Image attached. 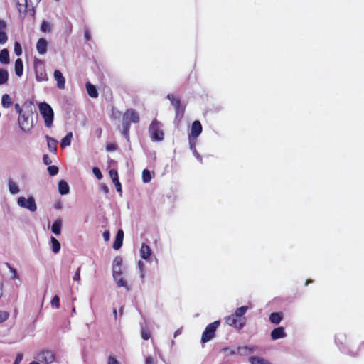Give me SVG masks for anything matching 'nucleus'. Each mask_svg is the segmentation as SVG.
Returning <instances> with one entry per match:
<instances>
[{"label":"nucleus","instance_id":"f257e3e1","mask_svg":"<svg viewBox=\"0 0 364 364\" xmlns=\"http://www.w3.org/2000/svg\"><path fill=\"white\" fill-rule=\"evenodd\" d=\"M39 112L44 119L45 124L47 127L53 125L54 112L52 107L46 102L38 104Z\"/></svg>","mask_w":364,"mask_h":364},{"label":"nucleus","instance_id":"f03ea898","mask_svg":"<svg viewBox=\"0 0 364 364\" xmlns=\"http://www.w3.org/2000/svg\"><path fill=\"white\" fill-rule=\"evenodd\" d=\"M149 133L153 141H161L164 139V134L161 130V124L157 120L152 121L149 127Z\"/></svg>","mask_w":364,"mask_h":364},{"label":"nucleus","instance_id":"7ed1b4c3","mask_svg":"<svg viewBox=\"0 0 364 364\" xmlns=\"http://www.w3.org/2000/svg\"><path fill=\"white\" fill-rule=\"evenodd\" d=\"M17 205L22 208L28 210L31 213L37 210V205L35 198L30 196L28 198L20 196L17 198Z\"/></svg>","mask_w":364,"mask_h":364},{"label":"nucleus","instance_id":"20e7f679","mask_svg":"<svg viewBox=\"0 0 364 364\" xmlns=\"http://www.w3.org/2000/svg\"><path fill=\"white\" fill-rule=\"evenodd\" d=\"M220 321H215L210 324H208L205 328L202 337L201 342L205 343L210 340H212L215 337V331L218 326H220Z\"/></svg>","mask_w":364,"mask_h":364},{"label":"nucleus","instance_id":"39448f33","mask_svg":"<svg viewBox=\"0 0 364 364\" xmlns=\"http://www.w3.org/2000/svg\"><path fill=\"white\" fill-rule=\"evenodd\" d=\"M139 122V115L136 111L133 109H127L122 119V124L131 125L132 123H138Z\"/></svg>","mask_w":364,"mask_h":364},{"label":"nucleus","instance_id":"423d86ee","mask_svg":"<svg viewBox=\"0 0 364 364\" xmlns=\"http://www.w3.org/2000/svg\"><path fill=\"white\" fill-rule=\"evenodd\" d=\"M30 117L31 114L29 113L24 112L20 114L18 119L19 127L25 132H28L32 128Z\"/></svg>","mask_w":364,"mask_h":364},{"label":"nucleus","instance_id":"0eeeda50","mask_svg":"<svg viewBox=\"0 0 364 364\" xmlns=\"http://www.w3.org/2000/svg\"><path fill=\"white\" fill-rule=\"evenodd\" d=\"M36 359L41 363L50 364L54 361L55 355L52 351L44 350L36 355Z\"/></svg>","mask_w":364,"mask_h":364},{"label":"nucleus","instance_id":"6e6552de","mask_svg":"<svg viewBox=\"0 0 364 364\" xmlns=\"http://www.w3.org/2000/svg\"><path fill=\"white\" fill-rule=\"evenodd\" d=\"M225 320V323L228 326L235 327L238 330H241L244 327L245 323V318L237 319L236 316H234V314L226 316Z\"/></svg>","mask_w":364,"mask_h":364},{"label":"nucleus","instance_id":"1a4fd4ad","mask_svg":"<svg viewBox=\"0 0 364 364\" xmlns=\"http://www.w3.org/2000/svg\"><path fill=\"white\" fill-rule=\"evenodd\" d=\"M257 350L256 346H238L237 353L240 356H247L250 354L254 353Z\"/></svg>","mask_w":364,"mask_h":364},{"label":"nucleus","instance_id":"9d476101","mask_svg":"<svg viewBox=\"0 0 364 364\" xmlns=\"http://www.w3.org/2000/svg\"><path fill=\"white\" fill-rule=\"evenodd\" d=\"M203 131L201 123L198 120H196L192 123L191 133L188 137L198 138Z\"/></svg>","mask_w":364,"mask_h":364},{"label":"nucleus","instance_id":"9b49d317","mask_svg":"<svg viewBox=\"0 0 364 364\" xmlns=\"http://www.w3.org/2000/svg\"><path fill=\"white\" fill-rule=\"evenodd\" d=\"M271 338L272 340L275 341L280 338H284L287 336V333L285 332V329L282 326H279L274 328L271 331Z\"/></svg>","mask_w":364,"mask_h":364},{"label":"nucleus","instance_id":"f8f14e48","mask_svg":"<svg viewBox=\"0 0 364 364\" xmlns=\"http://www.w3.org/2000/svg\"><path fill=\"white\" fill-rule=\"evenodd\" d=\"M152 255V250L150 248V247L143 243L141 245V249H140V256L143 259H145L148 262H151L150 258Z\"/></svg>","mask_w":364,"mask_h":364},{"label":"nucleus","instance_id":"ddd939ff","mask_svg":"<svg viewBox=\"0 0 364 364\" xmlns=\"http://www.w3.org/2000/svg\"><path fill=\"white\" fill-rule=\"evenodd\" d=\"M53 76L57 82V87L60 90L65 88V80L62 73L59 70H55L53 73Z\"/></svg>","mask_w":364,"mask_h":364},{"label":"nucleus","instance_id":"4468645a","mask_svg":"<svg viewBox=\"0 0 364 364\" xmlns=\"http://www.w3.org/2000/svg\"><path fill=\"white\" fill-rule=\"evenodd\" d=\"M124 239V231L122 229H119L116 235L114 242L113 243V249L115 250H118L121 248L123 244Z\"/></svg>","mask_w":364,"mask_h":364},{"label":"nucleus","instance_id":"2eb2a0df","mask_svg":"<svg viewBox=\"0 0 364 364\" xmlns=\"http://www.w3.org/2000/svg\"><path fill=\"white\" fill-rule=\"evenodd\" d=\"M14 1L20 14H23L25 16L28 12L31 0H23V3H21L18 0H14Z\"/></svg>","mask_w":364,"mask_h":364},{"label":"nucleus","instance_id":"dca6fc26","mask_svg":"<svg viewBox=\"0 0 364 364\" xmlns=\"http://www.w3.org/2000/svg\"><path fill=\"white\" fill-rule=\"evenodd\" d=\"M36 50L40 55H45L48 50V42L45 38H40L36 43Z\"/></svg>","mask_w":364,"mask_h":364},{"label":"nucleus","instance_id":"f3484780","mask_svg":"<svg viewBox=\"0 0 364 364\" xmlns=\"http://www.w3.org/2000/svg\"><path fill=\"white\" fill-rule=\"evenodd\" d=\"M8 188L11 195H16L20 192L18 185L11 178L8 180Z\"/></svg>","mask_w":364,"mask_h":364},{"label":"nucleus","instance_id":"a211bd4d","mask_svg":"<svg viewBox=\"0 0 364 364\" xmlns=\"http://www.w3.org/2000/svg\"><path fill=\"white\" fill-rule=\"evenodd\" d=\"M63 222L61 219H57L54 221L51 227L52 232L55 235H60L61 233Z\"/></svg>","mask_w":364,"mask_h":364},{"label":"nucleus","instance_id":"6ab92c4d","mask_svg":"<svg viewBox=\"0 0 364 364\" xmlns=\"http://www.w3.org/2000/svg\"><path fill=\"white\" fill-rule=\"evenodd\" d=\"M282 319L283 314L282 312H273L269 315V321L273 324H279Z\"/></svg>","mask_w":364,"mask_h":364},{"label":"nucleus","instance_id":"aec40b11","mask_svg":"<svg viewBox=\"0 0 364 364\" xmlns=\"http://www.w3.org/2000/svg\"><path fill=\"white\" fill-rule=\"evenodd\" d=\"M58 191L60 195H67L70 191V187L68 183L64 180L58 182Z\"/></svg>","mask_w":364,"mask_h":364},{"label":"nucleus","instance_id":"412c9836","mask_svg":"<svg viewBox=\"0 0 364 364\" xmlns=\"http://www.w3.org/2000/svg\"><path fill=\"white\" fill-rule=\"evenodd\" d=\"M36 79L38 82L48 80V76L44 68L36 69Z\"/></svg>","mask_w":364,"mask_h":364},{"label":"nucleus","instance_id":"4be33fe9","mask_svg":"<svg viewBox=\"0 0 364 364\" xmlns=\"http://www.w3.org/2000/svg\"><path fill=\"white\" fill-rule=\"evenodd\" d=\"M85 87L90 97L92 98L98 97V92L95 85L91 84L90 82H86Z\"/></svg>","mask_w":364,"mask_h":364},{"label":"nucleus","instance_id":"5701e85b","mask_svg":"<svg viewBox=\"0 0 364 364\" xmlns=\"http://www.w3.org/2000/svg\"><path fill=\"white\" fill-rule=\"evenodd\" d=\"M1 102L4 108L8 109L12 105L13 100L9 95L4 94L1 97Z\"/></svg>","mask_w":364,"mask_h":364},{"label":"nucleus","instance_id":"b1692460","mask_svg":"<svg viewBox=\"0 0 364 364\" xmlns=\"http://www.w3.org/2000/svg\"><path fill=\"white\" fill-rule=\"evenodd\" d=\"M46 139L49 151L53 153H55L57 150L56 144L58 141L49 136H46Z\"/></svg>","mask_w":364,"mask_h":364},{"label":"nucleus","instance_id":"393cba45","mask_svg":"<svg viewBox=\"0 0 364 364\" xmlns=\"http://www.w3.org/2000/svg\"><path fill=\"white\" fill-rule=\"evenodd\" d=\"M23 72V65L21 59L18 58L15 61V73L18 77H21Z\"/></svg>","mask_w":364,"mask_h":364},{"label":"nucleus","instance_id":"a878e982","mask_svg":"<svg viewBox=\"0 0 364 364\" xmlns=\"http://www.w3.org/2000/svg\"><path fill=\"white\" fill-rule=\"evenodd\" d=\"M9 53L7 49L4 48L0 51V62L3 64L9 63Z\"/></svg>","mask_w":364,"mask_h":364},{"label":"nucleus","instance_id":"bb28decb","mask_svg":"<svg viewBox=\"0 0 364 364\" xmlns=\"http://www.w3.org/2000/svg\"><path fill=\"white\" fill-rule=\"evenodd\" d=\"M50 244L52 246V251L53 252V253H55V254L58 253L60 250V247H61L59 241L55 237H51Z\"/></svg>","mask_w":364,"mask_h":364},{"label":"nucleus","instance_id":"cd10ccee","mask_svg":"<svg viewBox=\"0 0 364 364\" xmlns=\"http://www.w3.org/2000/svg\"><path fill=\"white\" fill-rule=\"evenodd\" d=\"M73 138V133L68 132L61 140L60 146L63 148H65L66 146H68L71 144V140Z\"/></svg>","mask_w":364,"mask_h":364},{"label":"nucleus","instance_id":"c85d7f7f","mask_svg":"<svg viewBox=\"0 0 364 364\" xmlns=\"http://www.w3.org/2000/svg\"><path fill=\"white\" fill-rule=\"evenodd\" d=\"M237 348H230L225 347L220 350L221 353H223L225 355H238V353H237Z\"/></svg>","mask_w":364,"mask_h":364},{"label":"nucleus","instance_id":"c756f323","mask_svg":"<svg viewBox=\"0 0 364 364\" xmlns=\"http://www.w3.org/2000/svg\"><path fill=\"white\" fill-rule=\"evenodd\" d=\"M248 309L249 308L247 306H242L241 307L237 308L235 313L233 314L234 316H236L237 318L242 317L246 314Z\"/></svg>","mask_w":364,"mask_h":364},{"label":"nucleus","instance_id":"7c9ffc66","mask_svg":"<svg viewBox=\"0 0 364 364\" xmlns=\"http://www.w3.org/2000/svg\"><path fill=\"white\" fill-rule=\"evenodd\" d=\"M249 361L251 364H270L267 360L259 357H250Z\"/></svg>","mask_w":364,"mask_h":364},{"label":"nucleus","instance_id":"2f4dec72","mask_svg":"<svg viewBox=\"0 0 364 364\" xmlns=\"http://www.w3.org/2000/svg\"><path fill=\"white\" fill-rule=\"evenodd\" d=\"M9 73L4 69H0V85L5 84L8 81Z\"/></svg>","mask_w":364,"mask_h":364},{"label":"nucleus","instance_id":"473e14b6","mask_svg":"<svg viewBox=\"0 0 364 364\" xmlns=\"http://www.w3.org/2000/svg\"><path fill=\"white\" fill-rule=\"evenodd\" d=\"M143 182L147 183L151 180V172L148 169H144L142 172Z\"/></svg>","mask_w":364,"mask_h":364},{"label":"nucleus","instance_id":"72a5a7b5","mask_svg":"<svg viewBox=\"0 0 364 364\" xmlns=\"http://www.w3.org/2000/svg\"><path fill=\"white\" fill-rule=\"evenodd\" d=\"M167 98L171 101L172 105L175 107H180L181 102L178 98L174 97L173 95H168Z\"/></svg>","mask_w":364,"mask_h":364},{"label":"nucleus","instance_id":"f704fd0d","mask_svg":"<svg viewBox=\"0 0 364 364\" xmlns=\"http://www.w3.org/2000/svg\"><path fill=\"white\" fill-rule=\"evenodd\" d=\"M346 339V336L341 333H337L335 336V341L338 346L342 345Z\"/></svg>","mask_w":364,"mask_h":364},{"label":"nucleus","instance_id":"c9c22d12","mask_svg":"<svg viewBox=\"0 0 364 364\" xmlns=\"http://www.w3.org/2000/svg\"><path fill=\"white\" fill-rule=\"evenodd\" d=\"M115 282H116L117 287H124L127 291H129L130 288L127 285V281L124 280L122 277L117 279V280Z\"/></svg>","mask_w":364,"mask_h":364},{"label":"nucleus","instance_id":"e433bc0d","mask_svg":"<svg viewBox=\"0 0 364 364\" xmlns=\"http://www.w3.org/2000/svg\"><path fill=\"white\" fill-rule=\"evenodd\" d=\"M6 266L9 269V271L12 273L11 279H18V275L17 271L15 268H14L9 263L6 262Z\"/></svg>","mask_w":364,"mask_h":364},{"label":"nucleus","instance_id":"4c0bfd02","mask_svg":"<svg viewBox=\"0 0 364 364\" xmlns=\"http://www.w3.org/2000/svg\"><path fill=\"white\" fill-rule=\"evenodd\" d=\"M50 30H51L50 24L48 22L43 21L41 26V31L43 33H46V32L50 31Z\"/></svg>","mask_w":364,"mask_h":364},{"label":"nucleus","instance_id":"58836bf2","mask_svg":"<svg viewBox=\"0 0 364 364\" xmlns=\"http://www.w3.org/2000/svg\"><path fill=\"white\" fill-rule=\"evenodd\" d=\"M176 118L181 119L183 115L184 108L180 105V107H175Z\"/></svg>","mask_w":364,"mask_h":364},{"label":"nucleus","instance_id":"ea45409f","mask_svg":"<svg viewBox=\"0 0 364 364\" xmlns=\"http://www.w3.org/2000/svg\"><path fill=\"white\" fill-rule=\"evenodd\" d=\"M58 168L56 166H49L48 167V171L51 176H54L58 173Z\"/></svg>","mask_w":364,"mask_h":364},{"label":"nucleus","instance_id":"a19ab883","mask_svg":"<svg viewBox=\"0 0 364 364\" xmlns=\"http://www.w3.org/2000/svg\"><path fill=\"white\" fill-rule=\"evenodd\" d=\"M122 128H123V129H122V134H123V136L127 140H129V133L130 126L124 124H122Z\"/></svg>","mask_w":364,"mask_h":364},{"label":"nucleus","instance_id":"79ce46f5","mask_svg":"<svg viewBox=\"0 0 364 364\" xmlns=\"http://www.w3.org/2000/svg\"><path fill=\"white\" fill-rule=\"evenodd\" d=\"M141 338L144 340H146V341L149 340L150 338V336H151L149 331L148 329L144 328H141Z\"/></svg>","mask_w":364,"mask_h":364},{"label":"nucleus","instance_id":"37998d69","mask_svg":"<svg viewBox=\"0 0 364 364\" xmlns=\"http://www.w3.org/2000/svg\"><path fill=\"white\" fill-rule=\"evenodd\" d=\"M14 53L17 56H20L22 54L21 46L17 41H16L14 43Z\"/></svg>","mask_w":364,"mask_h":364},{"label":"nucleus","instance_id":"c03bdc74","mask_svg":"<svg viewBox=\"0 0 364 364\" xmlns=\"http://www.w3.org/2000/svg\"><path fill=\"white\" fill-rule=\"evenodd\" d=\"M197 142V138L188 137L189 148L191 151L196 149V145Z\"/></svg>","mask_w":364,"mask_h":364},{"label":"nucleus","instance_id":"a18cd8bd","mask_svg":"<svg viewBox=\"0 0 364 364\" xmlns=\"http://www.w3.org/2000/svg\"><path fill=\"white\" fill-rule=\"evenodd\" d=\"M109 174L110 178L112 180V182L117 181L119 180L118 178V173L115 169H111L109 171Z\"/></svg>","mask_w":364,"mask_h":364},{"label":"nucleus","instance_id":"49530a36","mask_svg":"<svg viewBox=\"0 0 364 364\" xmlns=\"http://www.w3.org/2000/svg\"><path fill=\"white\" fill-rule=\"evenodd\" d=\"M9 314L5 311H0V323L4 322L8 319Z\"/></svg>","mask_w":364,"mask_h":364},{"label":"nucleus","instance_id":"de8ad7c7","mask_svg":"<svg viewBox=\"0 0 364 364\" xmlns=\"http://www.w3.org/2000/svg\"><path fill=\"white\" fill-rule=\"evenodd\" d=\"M51 305L58 309L60 307V298L58 296L55 295L51 300Z\"/></svg>","mask_w":364,"mask_h":364},{"label":"nucleus","instance_id":"09e8293b","mask_svg":"<svg viewBox=\"0 0 364 364\" xmlns=\"http://www.w3.org/2000/svg\"><path fill=\"white\" fill-rule=\"evenodd\" d=\"M92 173L96 176V178L97 179L100 180L102 178V173H101V171H100L99 168L94 167L92 168Z\"/></svg>","mask_w":364,"mask_h":364},{"label":"nucleus","instance_id":"8fccbe9b","mask_svg":"<svg viewBox=\"0 0 364 364\" xmlns=\"http://www.w3.org/2000/svg\"><path fill=\"white\" fill-rule=\"evenodd\" d=\"M137 267L140 270V277L142 279L144 277V264L141 261H139L137 263Z\"/></svg>","mask_w":364,"mask_h":364},{"label":"nucleus","instance_id":"3c124183","mask_svg":"<svg viewBox=\"0 0 364 364\" xmlns=\"http://www.w3.org/2000/svg\"><path fill=\"white\" fill-rule=\"evenodd\" d=\"M8 40V36L6 33L4 32H0V44L3 45Z\"/></svg>","mask_w":364,"mask_h":364},{"label":"nucleus","instance_id":"603ef678","mask_svg":"<svg viewBox=\"0 0 364 364\" xmlns=\"http://www.w3.org/2000/svg\"><path fill=\"white\" fill-rule=\"evenodd\" d=\"M122 258L121 257H116L113 260L112 266H122Z\"/></svg>","mask_w":364,"mask_h":364},{"label":"nucleus","instance_id":"864d4df0","mask_svg":"<svg viewBox=\"0 0 364 364\" xmlns=\"http://www.w3.org/2000/svg\"><path fill=\"white\" fill-rule=\"evenodd\" d=\"M119 273H122L121 266H112V275H119Z\"/></svg>","mask_w":364,"mask_h":364},{"label":"nucleus","instance_id":"5fc2aeb1","mask_svg":"<svg viewBox=\"0 0 364 364\" xmlns=\"http://www.w3.org/2000/svg\"><path fill=\"white\" fill-rule=\"evenodd\" d=\"M43 163L46 164V165H50L51 163H52V160L49 157L48 155L47 154H44L43 156Z\"/></svg>","mask_w":364,"mask_h":364},{"label":"nucleus","instance_id":"6e6d98bb","mask_svg":"<svg viewBox=\"0 0 364 364\" xmlns=\"http://www.w3.org/2000/svg\"><path fill=\"white\" fill-rule=\"evenodd\" d=\"M107 364H119V361L114 356L110 355L108 358Z\"/></svg>","mask_w":364,"mask_h":364},{"label":"nucleus","instance_id":"4d7b16f0","mask_svg":"<svg viewBox=\"0 0 364 364\" xmlns=\"http://www.w3.org/2000/svg\"><path fill=\"white\" fill-rule=\"evenodd\" d=\"M7 28V24L5 21L0 19V32H4Z\"/></svg>","mask_w":364,"mask_h":364},{"label":"nucleus","instance_id":"13d9d810","mask_svg":"<svg viewBox=\"0 0 364 364\" xmlns=\"http://www.w3.org/2000/svg\"><path fill=\"white\" fill-rule=\"evenodd\" d=\"M74 281H79L80 279V267H79L75 272V275L73 277Z\"/></svg>","mask_w":364,"mask_h":364},{"label":"nucleus","instance_id":"bf43d9fd","mask_svg":"<svg viewBox=\"0 0 364 364\" xmlns=\"http://www.w3.org/2000/svg\"><path fill=\"white\" fill-rule=\"evenodd\" d=\"M145 364H156V363L153 357L148 356L146 358Z\"/></svg>","mask_w":364,"mask_h":364},{"label":"nucleus","instance_id":"052dcab7","mask_svg":"<svg viewBox=\"0 0 364 364\" xmlns=\"http://www.w3.org/2000/svg\"><path fill=\"white\" fill-rule=\"evenodd\" d=\"M84 38L86 41H90L91 39V35L90 33V31L87 28H85L84 31Z\"/></svg>","mask_w":364,"mask_h":364},{"label":"nucleus","instance_id":"680f3d73","mask_svg":"<svg viewBox=\"0 0 364 364\" xmlns=\"http://www.w3.org/2000/svg\"><path fill=\"white\" fill-rule=\"evenodd\" d=\"M193 154L194 155V156L200 162L202 163V156L200 155V154L197 151L196 149H194L193 151H192Z\"/></svg>","mask_w":364,"mask_h":364},{"label":"nucleus","instance_id":"e2e57ef3","mask_svg":"<svg viewBox=\"0 0 364 364\" xmlns=\"http://www.w3.org/2000/svg\"><path fill=\"white\" fill-rule=\"evenodd\" d=\"M115 185V187H116V189H117V191L118 193H122V186H121V183L119 182V181H114L113 182Z\"/></svg>","mask_w":364,"mask_h":364},{"label":"nucleus","instance_id":"0e129e2a","mask_svg":"<svg viewBox=\"0 0 364 364\" xmlns=\"http://www.w3.org/2000/svg\"><path fill=\"white\" fill-rule=\"evenodd\" d=\"M102 237L105 242L109 241L110 237L109 232L108 230H105L102 234Z\"/></svg>","mask_w":364,"mask_h":364},{"label":"nucleus","instance_id":"69168bd1","mask_svg":"<svg viewBox=\"0 0 364 364\" xmlns=\"http://www.w3.org/2000/svg\"><path fill=\"white\" fill-rule=\"evenodd\" d=\"M15 109L19 115L23 113L21 107L18 103L15 104Z\"/></svg>","mask_w":364,"mask_h":364},{"label":"nucleus","instance_id":"338daca9","mask_svg":"<svg viewBox=\"0 0 364 364\" xmlns=\"http://www.w3.org/2000/svg\"><path fill=\"white\" fill-rule=\"evenodd\" d=\"M116 149L114 144H109L107 145V150L109 151H114Z\"/></svg>","mask_w":364,"mask_h":364},{"label":"nucleus","instance_id":"774afa93","mask_svg":"<svg viewBox=\"0 0 364 364\" xmlns=\"http://www.w3.org/2000/svg\"><path fill=\"white\" fill-rule=\"evenodd\" d=\"M22 359H23V356L21 355H17L14 364H19L21 362Z\"/></svg>","mask_w":364,"mask_h":364}]
</instances>
